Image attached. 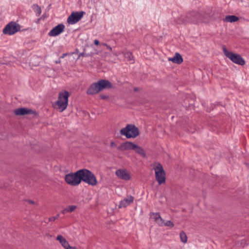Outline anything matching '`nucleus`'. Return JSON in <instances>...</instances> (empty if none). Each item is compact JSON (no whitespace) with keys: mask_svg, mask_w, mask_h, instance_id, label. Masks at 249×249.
<instances>
[{"mask_svg":"<svg viewBox=\"0 0 249 249\" xmlns=\"http://www.w3.org/2000/svg\"><path fill=\"white\" fill-rule=\"evenodd\" d=\"M210 17V14L204 12L190 11L188 12L185 15L181 16L178 18V23L197 24L205 21L206 19H207Z\"/></svg>","mask_w":249,"mask_h":249,"instance_id":"1","label":"nucleus"},{"mask_svg":"<svg viewBox=\"0 0 249 249\" xmlns=\"http://www.w3.org/2000/svg\"><path fill=\"white\" fill-rule=\"evenodd\" d=\"M112 85L107 80H100L97 82L92 84L87 90L88 95H93L99 93L105 89H111Z\"/></svg>","mask_w":249,"mask_h":249,"instance_id":"2","label":"nucleus"},{"mask_svg":"<svg viewBox=\"0 0 249 249\" xmlns=\"http://www.w3.org/2000/svg\"><path fill=\"white\" fill-rule=\"evenodd\" d=\"M80 183L82 181L87 183L88 185L94 186L97 185V180L95 176L90 171L82 169L79 170Z\"/></svg>","mask_w":249,"mask_h":249,"instance_id":"3","label":"nucleus"},{"mask_svg":"<svg viewBox=\"0 0 249 249\" xmlns=\"http://www.w3.org/2000/svg\"><path fill=\"white\" fill-rule=\"evenodd\" d=\"M117 149L121 151L133 150L135 152L142 157H146L144 150L138 145L130 142H126L122 143L120 146L117 147Z\"/></svg>","mask_w":249,"mask_h":249,"instance_id":"4","label":"nucleus"},{"mask_svg":"<svg viewBox=\"0 0 249 249\" xmlns=\"http://www.w3.org/2000/svg\"><path fill=\"white\" fill-rule=\"evenodd\" d=\"M120 133L127 139L135 138L140 134L138 128L132 124H127L125 127L121 129Z\"/></svg>","mask_w":249,"mask_h":249,"instance_id":"5","label":"nucleus"},{"mask_svg":"<svg viewBox=\"0 0 249 249\" xmlns=\"http://www.w3.org/2000/svg\"><path fill=\"white\" fill-rule=\"evenodd\" d=\"M69 96V92L66 90L59 93L58 99L56 102L55 105L57 106V108L60 112L63 111L67 108Z\"/></svg>","mask_w":249,"mask_h":249,"instance_id":"6","label":"nucleus"},{"mask_svg":"<svg viewBox=\"0 0 249 249\" xmlns=\"http://www.w3.org/2000/svg\"><path fill=\"white\" fill-rule=\"evenodd\" d=\"M153 169L155 172V178L159 184L165 182V172L162 165L159 162L154 164Z\"/></svg>","mask_w":249,"mask_h":249,"instance_id":"7","label":"nucleus"},{"mask_svg":"<svg viewBox=\"0 0 249 249\" xmlns=\"http://www.w3.org/2000/svg\"><path fill=\"white\" fill-rule=\"evenodd\" d=\"M79 170L75 173H71L65 175V180L66 183L72 186H76L80 183Z\"/></svg>","mask_w":249,"mask_h":249,"instance_id":"8","label":"nucleus"},{"mask_svg":"<svg viewBox=\"0 0 249 249\" xmlns=\"http://www.w3.org/2000/svg\"><path fill=\"white\" fill-rule=\"evenodd\" d=\"M20 29V26L15 22L11 21L6 25L3 30L4 34L12 35Z\"/></svg>","mask_w":249,"mask_h":249,"instance_id":"9","label":"nucleus"},{"mask_svg":"<svg viewBox=\"0 0 249 249\" xmlns=\"http://www.w3.org/2000/svg\"><path fill=\"white\" fill-rule=\"evenodd\" d=\"M85 14L84 11L72 12L67 18L68 23L70 24H75L82 18Z\"/></svg>","mask_w":249,"mask_h":249,"instance_id":"10","label":"nucleus"},{"mask_svg":"<svg viewBox=\"0 0 249 249\" xmlns=\"http://www.w3.org/2000/svg\"><path fill=\"white\" fill-rule=\"evenodd\" d=\"M65 25L60 23L53 28L48 33L49 36H56L62 33L65 29Z\"/></svg>","mask_w":249,"mask_h":249,"instance_id":"11","label":"nucleus"},{"mask_svg":"<svg viewBox=\"0 0 249 249\" xmlns=\"http://www.w3.org/2000/svg\"><path fill=\"white\" fill-rule=\"evenodd\" d=\"M228 58L236 64L243 66L245 64V61L239 54L234 53L232 52Z\"/></svg>","mask_w":249,"mask_h":249,"instance_id":"12","label":"nucleus"},{"mask_svg":"<svg viewBox=\"0 0 249 249\" xmlns=\"http://www.w3.org/2000/svg\"><path fill=\"white\" fill-rule=\"evenodd\" d=\"M14 113L18 116H22L26 114H36V111H34L32 109L27 108H18L14 111Z\"/></svg>","mask_w":249,"mask_h":249,"instance_id":"13","label":"nucleus"},{"mask_svg":"<svg viewBox=\"0 0 249 249\" xmlns=\"http://www.w3.org/2000/svg\"><path fill=\"white\" fill-rule=\"evenodd\" d=\"M150 218L153 219L154 221L160 226L163 225V220L161 217L159 213L151 212L149 213Z\"/></svg>","mask_w":249,"mask_h":249,"instance_id":"14","label":"nucleus"},{"mask_svg":"<svg viewBox=\"0 0 249 249\" xmlns=\"http://www.w3.org/2000/svg\"><path fill=\"white\" fill-rule=\"evenodd\" d=\"M116 175L121 179L128 180L130 179V176L128 173L123 169H118L116 171Z\"/></svg>","mask_w":249,"mask_h":249,"instance_id":"15","label":"nucleus"},{"mask_svg":"<svg viewBox=\"0 0 249 249\" xmlns=\"http://www.w3.org/2000/svg\"><path fill=\"white\" fill-rule=\"evenodd\" d=\"M134 200V197L132 196H128L121 201L119 205V208H125L130 204L132 203Z\"/></svg>","mask_w":249,"mask_h":249,"instance_id":"16","label":"nucleus"},{"mask_svg":"<svg viewBox=\"0 0 249 249\" xmlns=\"http://www.w3.org/2000/svg\"><path fill=\"white\" fill-rule=\"evenodd\" d=\"M168 60L174 63L180 64L183 62V58L179 53H176L173 57L168 58Z\"/></svg>","mask_w":249,"mask_h":249,"instance_id":"17","label":"nucleus"},{"mask_svg":"<svg viewBox=\"0 0 249 249\" xmlns=\"http://www.w3.org/2000/svg\"><path fill=\"white\" fill-rule=\"evenodd\" d=\"M239 18L234 15H228L223 19V21L227 22H233L237 21Z\"/></svg>","mask_w":249,"mask_h":249,"instance_id":"18","label":"nucleus"},{"mask_svg":"<svg viewBox=\"0 0 249 249\" xmlns=\"http://www.w3.org/2000/svg\"><path fill=\"white\" fill-rule=\"evenodd\" d=\"M77 206L75 205H70L61 211V213L65 214L68 213H71L75 210Z\"/></svg>","mask_w":249,"mask_h":249,"instance_id":"19","label":"nucleus"},{"mask_svg":"<svg viewBox=\"0 0 249 249\" xmlns=\"http://www.w3.org/2000/svg\"><path fill=\"white\" fill-rule=\"evenodd\" d=\"M32 8L37 17H39L41 15L42 12L41 7L39 6L37 4H34L32 6Z\"/></svg>","mask_w":249,"mask_h":249,"instance_id":"20","label":"nucleus"},{"mask_svg":"<svg viewBox=\"0 0 249 249\" xmlns=\"http://www.w3.org/2000/svg\"><path fill=\"white\" fill-rule=\"evenodd\" d=\"M124 56L127 61H132V63L134 62L133 56L131 52L128 51L125 52Z\"/></svg>","mask_w":249,"mask_h":249,"instance_id":"21","label":"nucleus"},{"mask_svg":"<svg viewBox=\"0 0 249 249\" xmlns=\"http://www.w3.org/2000/svg\"><path fill=\"white\" fill-rule=\"evenodd\" d=\"M180 240L183 243H186L187 242V236L186 233L184 231H181L179 233Z\"/></svg>","mask_w":249,"mask_h":249,"instance_id":"22","label":"nucleus"},{"mask_svg":"<svg viewBox=\"0 0 249 249\" xmlns=\"http://www.w3.org/2000/svg\"><path fill=\"white\" fill-rule=\"evenodd\" d=\"M61 244L65 249H76L75 247H71L66 240Z\"/></svg>","mask_w":249,"mask_h":249,"instance_id":"23","label":"nucleus"},{"mask_svg":"<svg viewBox=\"0 0 249 249\" xmlns=\"http://www.w3.org/2000/svg\"><path fill=\"white\" fill-rule=\"evenodd\" d=\"M222 50L224 52V54L228 57L230 54L232 53L231 52H229L226 47L225 46H223L222 47Z\"/></svg>","mask_w":249,"mask_h":249,"instance_id":"24","label":"nucleus"},{"mask_svg":"<svg viewBox=\"0 0 249 249\" xmlns=\"http://www.w3.org/2000/svg\"><path fill=\"white\" fill-rule=\"evenodd\" d=\"M163 225H164V226H168V227H170L171 228H172L174 226V223L170 221V220H168V221H167L166 222H163Z\"/></svg>","mask_w":249,"mask_h":249,"instance_id":"25","label":"nucleus"},{"mask_svg":"<svg viewBox=\"0 0 249 249\" xmlns=\"http://www.w3.org/2000/svg\"><path fill=\"white\" fill-rule=\"evenodd\" d=\"M56 240L59 241L60 244H62V243L66 240V239L64 238L62 235H59L57 236Z\"/></svg>","mask_w":249,"mask_h":249,"instance_id":"26","label":"nucleus"},{"mask_svg":"<svg viewBox=\"0 0 249 249\" xmlns=\"http://www.w3.org/2000/svg\"><path fill=\"white\" fill-rule=\"evenodd\" d=\"M59 216V214H58L55 216H53L48 218L49 221H53L57 219Z\"/></svg>","mask_w":249,"mask_h":249,"instance_id":"27","label":"nucleus"},{"mask_svg":"<svg viewBox=\"0 0 249 249\" xmlns=\"http://www.w3.org/2000/svg\"><path fill=\"white\" fill-rule=\"evenodd\" d=\"M100 97L103 100L107 99L108 98L107 96L104 94L100 95Z\"/></svg>","mask_w":249,"mask_h":249,"instance_id":"28","label":"nucleus"},{"mask_svg":"<svg viewBox=\"0 0 249 249\" xmlns=\"http://www.w3.org/2000/svg\"><path fill=\"white\" fill-rule=\"evenodd\" d=\"M110 146L111 147H115L116 146V144L114 142L112 141L110 142Z\"/></svg>","mask_w":249,"mask_h":249,"instance_id":"29","label":"nucleus"},{"mask_svg":"<svg viewBox=\"0 0 249 249\" xmlns=\"http://www.w3.org/2000/svg\"><path fill=\"white\" fill-rule=\"evenodd\" d=\"M94 43L95 45H98L99 44V41L97 39H95L94 41Z\"/></svg>","mask_w":249,"mask_h":249,"instance_id":"30","label":"nucleus"},{"mask_svg":"<svg viewBox=\"0 0 249 249\" xmlns=\"http://www.w3.org/2000/svg\"><path fill=\"white\" fill-rule=\"evenodd\" d=\"M106 47H107V50H108L109 51H112V48L110 46H109L107 45L106 46Z\"/></svg>","mask_w":249,"mask_h":249,"instance_id":"31","label":"nucleus"},{"mask_svg":"<svg viewBox=\"0 0 249 249\" xmlns=\"http://www.w3.org/2000/svg\"><path fill=\"white\" fill-rule=\"evenodd\" d=\"M67 55H68V53H63L62 54V55L60 57V58H63L65 56H66Z\"/></svg>","mask_w":249,"mask_h":249,"instance_id":"32","label":"nucleus"},{"mask_svg":"<svg viewBox=\"0 0 249 249\" xmlns=\"http://www.w3.org/2000/svg\"><path fill=\"white\" fill-rule=\"evenodd\" d=\"M30 204H35V202L33 200H28L27 201Z\"/></svg>","mask_w":249,"mask_h":249,"instance_id":"33","label":"nucleus"},{"mask_svg":"<svg viewBox=\"0 0 249 249\" xmlns=\"http://www.w3.org/2000/svg\"><path fill=\"white\" fill-rule=\"evenodd\" d=\"M139 89L138 88H134V91H135V92H137L138 91H139Z\"/></svg>","mask_w":249,"mask_h":249,"instance_id":"34","label":"nucleus"},{"mask_svg":"<svg viewBox=\"0 0 249 249\" xmlns=\"http://www.w3.org/2000/svg\"><path fill=\"white\" fill-rule=\"evenodd\" d=\"M102 45H104V46H106L107 45V44L106 43H102Z\"/></svg>","mask_w":249,"mask_h":249,"instance_id":"35","label":"nucleus"},{"mask_svg":"<svg viewBox=\"0 0 249 249\" xmlns=\"http://www.w3.org/2000/svg\"><path fill=\"white\" fill-rule=\"evenodd\" d=\"M60 61V60H59V61H57L56 62V63H58V62H59Z\"/></svg>","mask_w":249,"mask_h":249,"instance_id":"36","label":"nucleus"}]
</instances>
